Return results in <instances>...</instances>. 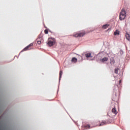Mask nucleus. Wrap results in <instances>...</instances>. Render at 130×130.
Returning <instances> with one entry per match:
<instances>
[{
	"instance_id": "0eeeda50",
	"label": "nucleus",
	"mask_w": 130,
	"mask_h": 130,
	"mask_svg": "<svg viewBox=\"0 0 130 130\" xmlns=\"http://www.w3.org/2000/svg\"><path fill=\"white\" fill-rule=\"evenodd\" d=\"M112 100L113 101H114V102H117L118 100V96H116V95H114L113 96Z\"/></svg>"
},
{
	"instance_id": "423d86ee",
	"label": "nucleus",
	"mask_w": 130,
	"mask_h": 130,
	"mask_svg": "<svg viewBox=\"0 0 130 130\" xmlns=\"http://www.w3.org/2000/svg\"><path fill=\"white\" fill-rule=\"evenodd\" d=\"M112 113H114V114L117 115L118 113V112L117 111V109L115 107H114L112 109Z\"/></svg>"
},
{
	"instance_id": "2eb2a0df",
	"label": "nucleus",
	"mask_w": 130,
	"mask_h": 130,
	"mask_svg": "<svg viewBox=\"0 0 130 130\" xmlns=\"http://www.w3.org/2000/svg\"><path fill=\"white\" fill-rule=\"evenodd\" d=\"M37 44H41V40L40 38H38L37 39Z\"/></svg>"
},
{
	"instance_id": "6e6552de",
	"label": "nucleus",
	"mask_w": 130,
	"mask_h": 130,
	"mask_svg": "<svg viewBox=\"0 0 130 130\" xmlns=\"http://www.w3.org/2000/svg\"><path fill=\"white\" fill-rule=\"evenodd\" d=\"M108 26H109V24L107 23L106 24L103 25V28L104 29H106V28H108Z\"/></svg>"
},
{
	"instance_id": "f3484780",
	"label": "nucleus",
	"mask_w": 130,
	"mask_h": 130,
	"mask_svg": "<svg viewBox=\"0 0 130 130\" xmlns=\"http://www.w3.org/2000/svg\"><path fill=\"white\" fill-rule=\"evenodd\" d=\"M111 63H115V59L113 58H112V59H110Z\"/></svg>"
},
{
	"instance_id": "f257e3e1",
	"label": "nucleus",
	"mask_w": 130,
	"mask_h": 130,
	"mask_svg": "<svg viewBox=\"0 0 130 130\" xmlns=\"http://www.w3.org/2000/svg\"><path fill=\"white\" fill-rule=\"evenodd\" d=\"M126 12L125 11V9L123 8L120 13L119 15V19L120 20H124L125 18V17L126 16Z\"/></svg>"
},
{
	"instance_id": "1a4fd4ad",
	"label": "nucleus",
	"mask_w": 130,
	"mask_h": 130,
	"mask_svg": "<svg viewBox=\"0 0 130 130\" xmlns=\"http://www.w3.org/2000/svg\"><path fill=\"white\" fill-rule=\"evenodd\" d=\"M108 60V58L107 57H104L103 59H101L100 61H107Z\"/></svg>"
},
{
	"instance_id": "aec40b11",
	"label": "nucleus",
	"mask_w": 130,
	"mask_h": 130,
	"mask_svg": "<svg viewBox=\"0 0 130 130\" xmlns=\"http://www.w3.org/2000/svg\"><path fill=\"white\" fill-rule=\"evenodd\" d=\"M121 80H120V81H119V83H121Z\"/></svg>"
},
{
	"instance_id": "9b49d317",
	"label": "nucleus",
	"mask_w": 130,
	"mask_h": 130,
	"mask_svg": "<svg viewBox=\"0 0 130 130\" xmlns=\"http://www.w3.org/2000/svg\"><path fill=\"white\" fill-rule=\"evenodd\" d=\"M78 59H77V58L76 57H73L72 58V60L71 61L73 62H77Z\"/></svg>"
},
{
	"instance_id": "ddd939ff",
	"label": "nucleus",
	"mask_w": 130,
	"mask_h": 130,
	"mask_svg": "<svg viewBox=\"0 0 130 130\" xmlns=\"http://www.w3.org/2000/svg\"><path fill=\"white\" fill-rule=\"evenodd\" d=\"M114 36L119 35V31L116 30L114 33Z\"/></svg>"
},
{
	"instance_id": "9d476101",
	"label": "nucleus",
	"mask_w": 130,
	"mask_h": 130,
	"mask_svg": "<svg viewBox=\"0 0 130 130\" xmlns=\"http://www.w3.org/2000/svg\"><path fill=\"white\" fill-rule=\"evenodd\" d=\"M125 37H126V39L127 40L129 41V40H130V35H129V34H125Z\"/></svg>"
},
{
	"instance_id": "20e7f679",
	"label": "nucleus",
	"mask_w": 130,
	"mask_h": 130,
	"mask_svg": "<svg viewBox=\"0 0 130 130\" xmlns=\"http://www.w3.org/2000/svg\"><path fill=\"white\" fill-rule=\"evenodd\" d=\"M55 44V42L54 40L49 41V42L47 43L48 45H49V46H52L54 45Z\"/></svg>"
},
{
	"instance_id": "f03ea898",
	"label": "nucleus",
	"mask_w": 130,
	"mask_h": 130,
	"mask_svg": "<svg viewBox=\"0 0 130 130\" xmlns=\"http://www.w3.org/2000/svg\"><path fill=\"white\" fill-rule=\"evenodd\" d=\"M86 34L85 32H80V34H76L74 35V37L76 38H81L83 37V36H85Z\"/></svg>"
},
{
	"instance_id": "7ed1b4c3",
	"label": "nucleus",
	"mask_w": 130,
	"mask_h": 130,
	"mask_svg": "<svg viewBox=\"0 0 130 130\" xmlns=\"http://www.w3.org/2000/svg\"><path fill=\"white\" fill-rule=\"evenodd\" d=\"M34 44L32 43H31L29 45L26 46L25 48L23 49L22 51H28L29 50H31L32 49L31 46H32Z\"/></svg>"
},
{
	"instance_id": "dca6fc26",
	"label": "nucleus",
	"mask_w": 130,
	"mask_h": 130,
	"mask_svg": "<svg viewBox=\"0 0 130 130\" xmlns=\"http://www.w3.org/2000/svg\"><path fill=\"white\" fill-rule=\"evenodd\" d=\"M119 70V69H115L114 71V73L115 74H118V71Z\"/></svg>"
},
{
	"instance_id": "6ab92c4d",
	"label": "nucleus",
	"mask_w": 130,
	"mask_h": 130,
	"mask_svg": "<svg viewBox=\"0 0 130 130\" xmlns=\"http://www.w3.org/2000/svg\"><path fill=\"white\" fill-rule=\"evenodd\" d=\"M44 32H45V34H48V30H47V29H46L44 30Z\"/></svg>"
},
{
	"instance_id": "4468645a",
	"label": "nucleus",
	"mask_w": 130,
	"mask_h": 130,
	"mask_svg": "<svg viewBox=\"0 0 130 130\" xmlns=\"http://www.w3.org/2000/svg\"><path fill=\"white\" fill-rule=\"evenodd\" d=\"M91 53L90 52H88V53L85 54V57H91Z\"/></svg>"
},
{
	"instance_id": "39448f33",
	"label": "nucleus",
	"mask_w": 130,
	"mask_h": 130,
	"mask_svg": "<svg viewBox=\"0 0 130 130\" xmlns=\"http://www.w3.org/2000/svg\"><path fill=\"white\" fill-rule=\"evenodd\" d=\"M100 121L98 122V123H99V124H98V125H97L99 126H101L102 125H104L106 124V121H105L101 122V123H100Z\"/></svg>"
},
{
	"instance_id": "f8f14e48",
	"label": "nucleus",
	"mask_w": 130,
	"mask_h": 130,
	"mask_svg": "<svg viewBox=\"0 0 130 130\" xmlns=\"http://www.w3.org/2000/svg\"><path fill=\"white\" fill-rule=\"evenodd\" d=\"M83 127H84V128H85V129H88V128H90V125H89L88 124H87L86 125H84Z\"/></svg>"
},
{
	"instance_id": "a211bd4d",
	"label": "nucleus",
	"mask_w": 130,
	"mask_h": 130,
	"mask_svg": "<svg viewBox=\"0 0 130 130\" xmlns=\"http://www.w3.org/2000/svg\"><path fill=\"white\" fill-rule=\"evenodd\" d=\"M62 73H63L62 71H60V73H59V79H61V76H62Z\"/></svg>"
}]
</instances>
